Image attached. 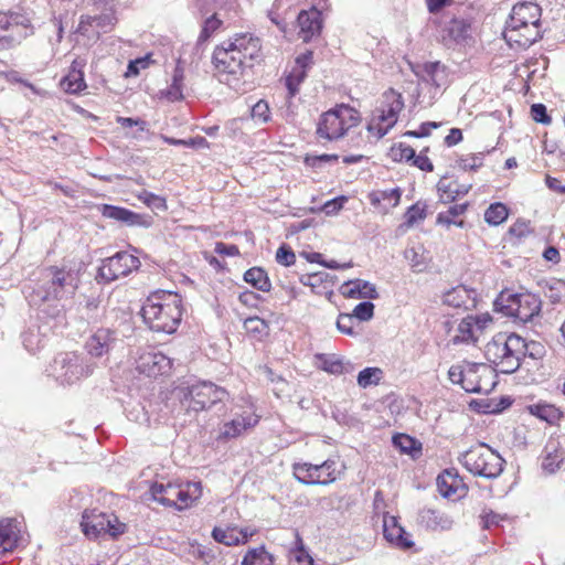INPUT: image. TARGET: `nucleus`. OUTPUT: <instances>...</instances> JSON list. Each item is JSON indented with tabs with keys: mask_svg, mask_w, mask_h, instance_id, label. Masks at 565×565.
I'll return each instance as SVG.
<instances>
[{
	"mask_svg": "<svg viewBox=\"0 0 565 565\" xmlns=\"http://www.w3.org/2000/svg\"><path fill=\"white\" fill-rule=\"evenodd\" d=\"M472 18H452L443 29V43L448 47L467 43L472 38Z\"/></svg>",
	"mask_w": 565,
	"mask_h": 565,
	"instance_id": "nucleus-22",
	"label": "nucleus"
},
{
	"mask_svg": "<svg viewBox=\"0 0 565 565\" xmlns=\"http://www.w3.org/2000/svg\"><path fill=\"white\" fill-rule=\"evenodd\" d=\"M116 121L124 128H129L132 126H137L141 131H145L147 128V122L140 118H130V117H121L118 116Z\"/></svg>",
	"mask_w": 565,
	"mask_h": 565,
	"instance_id": "nucleus-64",
	"label": "nucleus"
},
{
	"mask_svg": "<svg viewBox=\"0 0 565 565\" xmlns=\"http://www.w3.org/2000/svg\"><path fill=\"white\" fill-rule=\"evenodd\" d=\"M439 493L452 501L465 498L468 493V486L456 469H446L438 475L436 480Z\"/></svg>",
	"mask_w": 565,
	"mask_h": 565,
	"instance_id": "nucleus-21",
	"label": "nucleus"
},
{
	"mask_svg": "<svg viewBox=\"0 0 565 565\" xmlns=\"http://www.w3.org/2000/svg\"><path fill=\"white\" fill-rule=\"evenodd\" d=\"M493 319L488 312L469 315L461 319L452 338L455 344H476L490 327Z\"/></svg>",
	"mask_w": 565,
	"mask_h": 565,
	"instance_id": "nucleus-15",
	"label": "nucleus"
},
{
	"mask_svg": "<svg viewBox=\"0 0 565 565\" xmlns=\"http://www.w3.org/2000/svg\"><path fill=\"white\" fill-rule=\"evenodd\" d=\"M564 459V451L562 449H554L553 451L546 454L543 459L542 467L545 471L554 473L561 468Z\"/></svg>",
	"mask_w": 565,
	"mask_h": 565,
	"instance_id": "nucleus-50",
	"label": "nucleus"
},
{
	"mask_svg": "<svg viewBox=\"0 0 565 565\" xmlns=\"http://www.w3.org/2000/svg\"><path fill=\"white\" fill-rule=\"evenodd\" d=\"M137 199L145 203L149 207H156L166 210L167 209V200L163 196L157 195L147 190H142L137 194Z\"/></svg>",
	"mask_w": 565,
	"mask_h": 565,
	"instance_id": "nucleus-52",
	"label": "nucleus"
},
{
	"mask_svg": "<svg viewBox=\"0 0 565 565\" xmlns=\"http://www.w3.org/2000/svg\"><path fill=\"white\" fill-rule=\"evenodd\" d=\"M79 525L82 533L90 541L106 535L116 539L127 529L116 514L103 512L96 508L84 510Z\"/></svg>",
	"mask_w": 565,
	"mask_h": 565,
	"instance_id": "nucleus-10",
	"label": "nucleus"
},
{
	"mask_svg": "<svg viewBox=\"0 0 565 565\" xmlns=\"http://www.w3.org/2000/svg\"><path fill=\"white\" fill-rule=\"evenodd\" d=\"M427 216V204L422 201H417L411 205L404 213V226L411 228L414 225L424 221Z\"/></svg>",
	"mask_w": 565,
	"mask_h": 565,
	"instance_id": "nucleus-43",
	"label": "nucleus"
},
{
	"mask_svg": "<svg viewBox=\"0 0 565 565\" xmlns=\"http://www.w3.org/2000/svg\"><path fill=\"white\" fill-rule=\"evenodd\" d=\"M362 122V114L355 107L340 103L323 111L316 125L317 138L324 141H338L347 137Z\"/></svg>",
	"mask_w": 565,
	"mask_h": 565,
	"instance_id": "nucleus-6",
	"label": "nucleus"
},
{
	"mask_svg": "<svg viewBox=\"0 0 565 565\" xmlns=\"http://www.w3.org/2000/svg\"><path fill=\"white\" fill-rule=\"evenodd\" d=\"M258 534L254 526L239 527L236 524L214 526L211 533L213 540L228 547L246 545L253 536Z\"/></svg>",
	"mask_w": 565,
	"mask_h": 565,
	"instance_id": "nucleus-19",
	"label": "nucleus"
},
{
	"mask_svg": "<svg viewBox=\"0 0 565 565\" xmlns=\"http://www.w3.org/2000/svg\"><path fill=\"white\" fill-rule=\"evenodd\" d=\"M86 66V60L83 57H76L68 70V73L61 79V87L68 94H81L87 88V84L84 78V67Z\"/></svg>",
	"mask_w": 565,
	"mask_h": 565,
	"instance_id": "nucleus-26",
	"label": "nucleus"
},
{
	"mask_svg": "<svg viewBox=\"0 0 565 565\" xmlns=\"http://www.w3.org/2000/svg\"><path fill=\"white\" fill-rule=\"evenodd\" d=\"M383 535L387 542L402 550H409L414 545L397 518L388 513L383 515Z\"/></svg>",
	"mask_w": 565,
	"mask_h": 565,
	"instance_id": "nucleus-24",
	"label": "nucleus"
},
{
	"mask_svg": "<svg viewBox=\"0 0 565 565\" xmlns=\"http://www.w3.org/2000/svg\"><path fill=\"white\" fill-rule=\"evenodd\" d=\"M274 556L265 545L248 548L243 555L241 565H274Z\"/></svg>",
	"mask_w": 565,
	"mask_h": 565,
	"instance_id": "nucleus-41",
	"label": "nucleus"
},
{
	"mask_svg": "<svg viewBox=\"0 0 565 565\" xmlns=\"http://www.w3.org/2000/svg\"><path fill=\"white\" fill-rule=\"evenodd\" d=\"M20 540L19 523L11 518L0 520V557L12 552Z\"/></svg>",
	"mask_w": 565,
	"mask_h": 565,
	"instance_id": "nucleus-29",
	"label": "nucleus"
},
{
	"mask_svg": "<svg viewBox=\"0 0 565 565\" xmlns=\"http://www.w3.org/2000/svg\"><path fill=\"white\" fill-rule=\"evenodd\" d=\"M183 315L182 298L177 292L156 291L145 301L141 316L146 324L156 331L174 333Z\"/></svg>",
	"mask_w": 565,
	"mask_h": 565,
	"instance_id": "nucleus-2",
	"label": "nucleus"
},
{
	"mask_svg": "<svg viewBox=\"0 0 565 565\" xmlns=\"http://www.w3.org/2000/svg\"><path fill=\"white\" fill-rule=\"evenodd\" d=\"M542 9L534 2H518L512 7L503 36L511 46L525 49L542 39Z\"/></svg>",
	"mask_w": 565,
	"mask_h": 565,
	"instance_id": "nucleus-3",
	"label": "nucleus"
},
{
	"mask_svg": "<svg viewBox=\"0 0 565 565\" xmlns=\"http://www.w3.org/2000/svg\"><path fill=\"white\" fill-rule=\"evenodd\" d=\"M202 493L201 482L154 483L151 487V494L156 501L178 511L192 508L200 500Z\"/></svg>",
	"mask_w": 565,
	"mask_h": 565,
	"instance_id": "nucleus-8",
	"label": "nucleus"
},
{
	"mask_svg": "<svg viewBox=\"0 0 565 565\" xmlns=\"http://www.w3.org/2000/svg\"><path fill=\"white\" fill-rule=\"evenodd\" d=\"M419 523L428 530H449L452 525V520L443 511L425 507L419 511Z\"/></svg>",
	"mask_w": 565,
	"mask_h": 565,
	"instance_id": "nucleus-31",
	"label": "nucleus"
},
{
	"mask_svg": "<svg viewBox=\"0 0 565 565\" xmlns=\"http://www.w3.org/2000/svg\"><path fill=\"white\" fill-rule=\"evenodd\" d=\"M428 151H429V148L425 147L424 149L420 150V152L418 154H416V152H415L414 158L412 160V166L416 167L417 169H419L424 172H433L434 164L427 156Z\"/></svg>",
	"mask_w": 565,
	"mask_h": 565,
	"instance_id": "nucleus-53",
	"label": "nucleus"
},
{
	"mask_svg": "<svg viewBox=\"0 0 565 565\" xmlns=\"http://www.w3.org/2000/svg\"><path fill=\"white\" fill-rule=\"evenodd\" d=\"M243 327L250 339L259 342L267 339L270 332L269 323L258 316L245 319Z\"/></svg>",
	"mask_w": 565,
	"mask_h": 565,
	"instance_id": "nucleus-38",
	"label": "nucleus"
},
{
	"mask_svg": "<svg viewBox=\"0 0 565 565\" xmlns=\"http://www.w3.org/2000/svg\"><path fill=\"white\" fill-rule=\"evenodd\" d=\"M440 124L435 121L423 122L417 130H408L405 132V136L414 138L428 137L431 130L438 128Z\"/></svg>",
	"mask_w": 565,
	"mask_h": 565,
	"instance_id": "nucleus-61",
	"label": "nucleus"
},
{
	"mask_svg": "<svg viewBox=\"0 0 565 565\" xmlns=\"http://www.w3.org/2000/svg\"><path fill=\"white\" fill-rule=\"evenodd\" d=\"M443 301L454 309L471 310L477 305L476 291L459 285L445 292Z\"/></svg>",
	"mask_w": 565,
	"mask_h": 565,
	"instance_id": "nucleus-28",
	"label": "nucleus"
},
{
	"mask_svg": "<svg viewBox=\"0 0 565 565\" xmlns=\"http://www.w3.org/2000/svg\"><path fill=\"white\" fill-rule=\"evenodd\" d=\"M534 233L530 221L519 218L508 230L505 242L512 246L522 244Z\"/></svg>",
	"mask_w": 565,
	"mask_h": 565,
	"instance_id": "nucleus-37",
	"label": "nucleus"
},
{
	"mask_svg": "<svg viewBox=\"0 0 565 565\" xmlns=\"http://www.w3.org/2000/svg\"><path fill=\"white\" fill-rule=\"evenodd\" d=\"M114 340V332L111 330L104 328L98 329L87 340L86 350L93 356H103L108 353Z\"/></svg>",
	"mask_w": 565,
	"mask_h": 565,
	"instance_id": "nucleus-33",
	"label": "nucleus"
},
{
	"mask_svg": "<svg viewBox=\"0 0 565 565\" xmlns=\"http://www.w3.org/2000/svg\"><path fill=\"white\" fill-rule=\"evenodd\" d=\"M404 106L402 93L394 88L385 90L382 94L381 105L370 116L366 135L360 138L358 147H365L381 140L396 125Z\"/></svg>",
	"mask_w": 565,
	"mask_h": 565,
	"instance_id": "nucleus-4",
	"label": "nucleus"
},
{
	"mask_svg": "<svg viewBox=\"0 0 565 565\" xmlns=\"http://www.w3.org/2000/svg\"><path fill=\"white\" fill-rule=\"evenodd\" d=\"M238 301L246 307H256L260 301V296L255 291L245 290L238 295Z\"/></svg>",
	"mask_w": 565,
	"mask_h": 565,
	"instance_id": "nucleus-63",
	"label": "nucleus"
},
{
	"mask_svg": "<svg viewBox=\"0 0 565 565\" xmlns=\"http://www.w3.org/2000/svg\"><path fill=\"white\" fill-rule=\"evenodd\" d=\"M509 209L504 203L495 202L488 206L484 211V221L492 226L504 223L509 217Z\"/></svg>",
	"mask_w": 565,
	"mask_h": 565,
	"instance_id": "nucleus-42",
	"label": "nucleus"
},
{
	"mask_svg": "<svg viewBox=\"0 0 565 565\" xmlns=\"http://www.w3.org/2000/svg\"><path fill=\"white\" fill-rule=\"evenodd\" d=\"M303 286H307L318 296L330 299L333 295L337 279L327 271H317L301 275L299 278Z\"/></svg>",
	"mask_w": 565,
	"mask_h": 565,
	"instance_id": "nucleus-25",
	"label": "nucleus"
},
{
	"mask_svg": "<svg viewBox=\"0 0 565 565\" xmlns=\"http://www.w3.org/2000/svg\"><path fill=\"white\" fill-rule=\"evenodd\" d=\"M49 280V288L45 300L49 299H63L67 295L73 294L77 288V276L72 269L58 266H50L46 268Z\"/></svg>",
	"mask_w": 565,
	"mask_h": 565,
	"instance_id": "nucleus-16",
	"label": "nucleus"
},
{
	"mask_svg": "<svg viewBox=\"0 0 565 565\" xmlns=\"http://www.w3.org/2000/svg\"><path fill=\"white\" fill-rule=\"evenodd\" d=\"M307 76V72L301 68H291L288 75L285 77V85L288 90V97H295L299 92V86Z\"/></svg>",
	"mask_w": 565,
	"mask_h": 565,
	"instance_id": "nucleus-47",
	"label": "nucleus"
},
{
	"mask_svg": "<svg viewBox=\"0 0 565 565\" xmlns=\"http://www.w3.org/2000/svg\"><path fill=\"white\" fill-rule=\"evenodd\" d=\"M152 63L151 54L130 61L127 67V76H137L141 70H146Z\"/></svg>",
	"mask_w": 565,
	"mask_h": 565,
	"instance_id": "nucleus-55",
	"label": "nucleus"
},
{
	"mask_svg": "<svg viewBox=\"0 0 565 565\" xmlns=\"http://www.w3.org/2000/svg\"><path fill=\"white\" fill-rule=\"evenodd\" d=\"M299 28L298 36L303 42H309L320 35L323 26V18L317 11L301 10L297 17Z\"/></svg>",
	"mask_w": 565,
	"mask_h": 565,
	"instance_id": "nucleus-27",
	"label": "nucleus"
},
{
	"mask_svg": "<svg viewBox=\"0 0 565 565\" xmlns=\"http://www.w3.org/2000/svg\"><path fill=\"white\" fill-rule=\"evenodd\" d=\"M531 117L535 122L550 125L552 122L551 116L547 114L546 106L544 104H533L531 106Z\"/></svg>",
	"mask_w": 565,
	"mask_h": 565,
	"instance_id": "nucleus-57",
	"label": "nucleus"
},
{
	"mask_svg": "<svg viewBox=\"0 0 565 565\" xmlns=\"http://www.w3.org/2000/svg\"><path fill=\"white\" fill-rule=\"evenodd\" d=\"M264 61L262 40L250 32L236 33L214 47L212 63L218 73L243 74Z\"/></svg>",
	"mask_w": 565,
	"mask_h": 565,
	"instance_id": "nucleus-1",
	"label": "nucleus"
},
{
	"mask_svg": "<svg viewBox=\"0 0 565 565\" xmlns=\"http://www.w3.org/2000/svg\"><path fill=\"white\" fill-rule=\"evenodd\" d=\"M415 149L404 142H398L390 148L388 156L395 162H409L413 160Z\"/></svg>",
	"mask_w": 565,
	"mask_h": 565,
	"instance_id": "nucleus-48",
	"label": "nucleus"
},
{
	"mask_svg": "<svg viewBox=\"0 0 565 565\" xmlns=\"http://www.w3.org/2000/svg\"><path fill=\"white\" fill-rule=\"evenodd\" d=\"M457 166L463 171H477L483 166V156L481 153H468L457 160Z\"/></svg>",
	"mask_w": 565,
	"mask_h": 565,
	"instance_id": "nucleus-51",
	"label": "nucleus"
},
{
	"mask_svg": "<svg viewBox=\"0 0 565 565\" xmlns=\"http://www.w3.org/2000/svg\"><path fill=\"white\" fill-rule=\"evenodd\" d=\"M340 294L345 298H376V289L375 287L364 280L355 279L350 280L341 285Z\"/></svg>",
	"mask_w": 565,
	"mask_h": 565,
	"instance_id": "nucleus-35",
	"label": "nucleus"
},
{
	"mask_svg": "<svg viewBox=\"0 0 565 565\" xmlns=\"http://www.w3.org/2000/svg\"><path fill=\"white\" fill-rule=\"evenodd\" d=\"M222 24L223 22L218 19L216 13L205 19L198 38V42L205 43L217 30L221 29Z\"/></svg>",
	"mask_w": 565,
	"mask_h": 565,
	"instance_id": "nucleus-49",
	"label": "nucleus"
},
{
	"mask_svg": "<svg viewBox=\"0 0 565 565\" xmlns=\"http://www.w3.org/2000/svg\"><path fill=\"white\" fill-rule=\"evenodd\" d=\"M253 119L259 122H267L270 118V109L266 102L259 100L252 108Z\"/></svg>",
	"mask_w": 565,
	"mask_h": 565,
	"instance_id": "nucleus-58",
	"label": "nucleus"
},
{
	"mask_svg": "<svg viewBox=\"0 0 565 565\" xmlns=\"http://www.w3.org/2000/svg\"><path fill=\"white\" fill-rule=\"evenodd\" d=\"M181 404L188 412H203L223 401L225 390L211 382H198L181 390Z\"/></svg>",
	"mask_w": 565,
	"mask_h": 565,
	"instance_id": "nucleus-12",
	"label": "nucleus"
},
{
	"mask_svg": "<svg viewBox=\"0 0 565 565\" xmlns=\"http://www.w3.org/2000/svg\"><path fill=\"white\" fill-rule=\"evenodd\" d=\"M276 260L284 266H291L296 263V254L287 244H282L276 252Z\"/></svg>",
	"mask_w": 565,
	"mask_h": 565,
	"instance_id": "nucleus-56",
	"label": "nucleus"
},
{
	"mask_svg": "<svg viewBox=\"0 0 565 565\" xmlns=\"http://www.w3.org/2000/svg\"><path fill=\"white\" fill-rule=\"evenodd\" d=\"M468 203L451 205L447 211L438 213L436 223L446 227L451 225L463 227L465 221L461 218L468 210Z\"/></svg>",
	"mask_w": 565,
	"mask_h": 565,
	"instance_id": "nucleus-36",
	"label": "nucleus"
},
{
	"mask_svg": "<svg viewBox=\"0 0 565 565\" xmlns=\"http://www.w3.org/2000/svg\"><path fill=\"white\" fill-rule=\"evenodd\" d=\"M244 281L262 292H268L271 289V281L268 274L262 267H252L244 273Z\"/></svg>",
	"mask_w": 565,
	"mask_h": 565,
	"instance_id": "nucleus-39",
	"label": "nucleus"
},
{
	"mask_svg": "<svg viewBox=\"0 0 565 565\" xmlns=\"http://www.w3.org/2000/svg\"><path fill=\"white\" fill-rule=\"evenodd\" d=\"M448 377L469 393L488 394L497 384L495 370L486 363L455 364L449 369Z\"/></svg>",
	"mask_w": 565,
	"mask_h": 565,
	"instance_id": "nucleus-7",
	"label": "nucleus"
},
{
	"mask_svg": "<svg viewBox=\"0 0 565 565\" xmlns=\"http://www.w3.org/2000/svg\"><path fill=\"white\" fill-rule=\"evenodd\" d=\"M383 379V371L380 367H365L358 375L359 386L366 388L371 385H377Z\"/></svg>",
	"mask_w": 565,
	"mask_h": 565,
	"instance_id": "nucleus-46",
	"label": "nucleus"
},
{
	"mask_svg": "<svg viewBox=\"0 0 565 565\" xmlns=\"http://www.w3.org/2000/svg\"><path fill=\"white\" fill-rule=\"evenodd\" d=\"M527 344L515 333H497L486 345L484 355L495 371L511 374L515 372L525 355Z\"/></svg>",
	"mask_w": 565,
	"mask_h": 565,
	"instance_id": "nucleus-5",
	"label": "nucleus"
},
{
	"mask_svg": "<svg viewBox=\"0 0 565 565\" xmlns=\"http://www.w3.org/2000/svg\"><path fill=\"white\" fill-rule=\"evenodd\" d=\"M260 422V415L256 413L253 405L244 407L241 413L228 422H225L220 429L218 440H231L253 430Z\"/></svg>",
	"mask_w": 565,
	"mask_h": 565,
	"instance_id": "nucleus-17",
	"label": "nucleus"
},
{
	"mask_svg": "<svg viewBox=\"0 0 565 565\" xmlns=\"http://www.w3.org/2000/svg\"><path fill=\"white\" fill-rule=\"evenodd\" d=\"M401 196L402 191L399 188L375 190L367 195L371 205L383 212L397 206L401 202Z\"/></svg>",
	"mask_w": 565,
	"mask_h": 565,
	"instance_id": "nucleus-32",
	"label": "nucleus"
},
{
	"mask_svg": "<svg viewBox=\"0 0 565 565\" xmlns=\"http://www.w3.org/2000/svg\"><path fill=\"white\" fill-rule=\"evenodd\" d=\"M393 445L401 450L402 454L414 455L420 451V444L409 435L396 434L393 436Z\"/></svg>",
	"mask_w": 565,
	"mask_h": 565,
	"instance_id": "nucleus-44",
	"label": "nucleus"
},
{
	"mask_svg": "<svg viewBox=\"0 0 565 565\" xmlns=\"http://www.w3.org/2000/svg\"><path fill=\"white\" fill-rule=\"evenodd\" d=\"M337 466L338 463L334 459L328 458L318 465L310 462H295L292 463L291 469L295 479L300 483L327 486L339 478L341 471Z\"/></svg>",
	"mask_w": 565,
	"mask_h": 565,
	"instance_id": "nucleus-13",
	"label": "nucleus"
},
{
	"mask_svg": "<svg viewBox=\"0 0 565 565\" xmlns=\"http://www.w3.org/2000/svg\"><path fill=\"white\" fill-rule=\"evenodd\" d=\"M494 303L500 312L521 322L532 320L541 310L539 297L527 291L512 294L509 290H503Z\"/></svg>",
	"mask_w": 565,
	"mask_h": 565,
	"instance_id": "nucleus-11",
	"label": "nucleus"
},
{
	"mask_svg": "<svg viewBox=\"0 0 565 565\" xmlns=\"http://www.w3.org/2000/svg\"><path fill=\"white\" fill-rule=\"evenodd\" d=\"M32 29L31 19L20 12L0 11V43H10L13 34L20 30Z\"/></svg>",
	"mask_w": 565,
	"mask_h": 565,
	"instance_id": "nucleus-23",
	"label": "nucleus"
},
{
	"mask_svg": "<svg viewBox=\"0 0 565 565\" xmlns=\"http://www.w3.org/2000/svg\"><path fill=\"white\" fill-rule=\"evenodd\" d=\"M171 360L163 353L154 350H145L136 360V369L139 373L149 377H157L170 372Z\"/></svg>",
	"mask_w": 565,
	"mask_h": 565,
	"instance_id": "nucleus-20",
	"label": "nucleus"
},
{
	"mask_svg": "<svg viewBox=\"0 0 565 565\" xmlns=\"http://www.w3.org/2000/svg\"><path fill=\"white\" fill-rule=\"evenodd\" d=\"M470 189V184L460 183L457 179L441 178L437 183V192L444 203H451L467 195Z\"/></svg>",
	"mask_w": 565,
	"mask_h": 565,
	"instance_id": "nucleus-30",
	"label": "nucleus"
},
{
	"mask_svg": "<svg viewBox=\"0 0 565 565\" xmlns=\"http://www.w3.org/2000/svg\"><path fill=\"white\" fill-rule=\"evenodd\" d=\"M182 81H183V72H182V70L177 68L174 71L173 82H172L171 87H170V89L168 92V94L173 99H179V98L182 97V94H181Z\"/></svg>",
	"mask_w": 565,
	"mask_h": 565,
	"instance_id": "nucleus-62",
	"label": "nucleus"
},
{
	"mask_svg": "<svg viewBox=\"0 0 565 565\" xmlns=\"http://www.w3.org/2000/svg\"><path fill=\"white\" fill-rule=\"evenodd\" d=\"M526 409L531 415L551 425L558 424L564 417V413L558 406L543 401L529 405Z\"/></svg>",
	"mask_w": 565,
	"mask_h": 565,
	"instance_id": "nucleus-34",
	"label": "nucleus"
},
{
	"mask_svg": "<svg viewBox=\"0 0 565 565\" xmlns=\"http://www.w3.org/2000/svg\"><path fill=\"white\" fill-rule=\"evenodd\" d=\"M99 211L104 217L111 218L126 224L138 222L139 215L128 209L109 204H102Z\"/></svg>",
	"mask_w": 565,
	"mask_h": 565,
	"instance_id": "nucleus-40",
	"label": "nucleus"
},
{
	"mask_svg": "<svg viewBox=\"0 0 565 565\" xmlns=\"http://www.w3.org/2000/svg\"><path fill=\"white\" fill-rule=\"evenodd\" d=\"M316 358L319 363V369L323 370L324 372L334 375H339L344 372L343 362L334 355L318 354Z\"/></svg>",
	"mask_w": 565,
	"mask_h": 565,
	"instance_id": "nucleus-45",
	"label": "nucleus"
},
{
	"mask_svg": "<svg viewBox=\"0 0 565 565\" xmlns=\"http://www.w3.org/2000/svg\"><path fill=\"white\" fill-rule=\"evenodd\" d=\"M374 315V305L370 301H364L355 306L352 316L361 321L370 320Z\"/></svg>",
	"mask_w": 565,
	"mask_h": 565,
	"instance_id": "nucleus-60",
	"label": "nucleus"
},
{
	"mask_svg": "<svg viewBox=\"0 0 565 565\" xmlns=\"http://www.w3.org/2000/svg\"><path fill=\"white\" fill-rule=\"evenodd\" d=\"M139 266L140 260L137 256L128 252H118L102 262L96 279L98 282L109 284L128 276L130 273L138 269Z\"/></svg>",
	"mask_w": 565,
	"mask_h": 565,
	"instance_id": "nucleus-14",
	"label": "nucleus"
},
{
	"mask_svg": "<svg viewBox=\"0 0 565 565\" xmlns=\"http://www.w3.org/2000/svg\"><path fill=\"white\" fill-rule=\"evenodd\" d=\"M461 465L473 476L486 479L498 478L504 468V459L486 444L471 447L459 458Z\"/></svg>",
	"mask_w": 565,
	"mask_h": 565,
	"instance_id": "nucleus-9",
	"label": "nucleus"
},
{
	"mask_svg": "<svg viewBox=\"0 0 565 565\" xmlns=\"http://www.w3.org/2000/svg\"><path fill=\"white\" fill-rule=\"evenodd\" d=\"M295 561L299 565H313V559L309 555V553L303 547L302 539L297 534L296 536V547L292 551Z\"/></svg>",
	"mask_w": 565,
	"mask_h": 565,
	"instance_id": "nucleus-54",
	"label": "nucleus"
},
{
	"mask_svg": "<svg viewBox=\"0 0 565 565\" xmlns=\"http://www.w3.org/2000/svg\"><path fill=\"white\" fill-rule=\"evenodd\" d=\"M353 316L348 313H340L337 320V329L347 335H354Z\"/></svg>",
	"mask_w": 565,
	"mask_h": 565,
	"instance_id": "nucleus-59",
	"label": "nucleus"
},
{
	"mask_svg": "<svg viewBox=\"0 0 565 565\" xmlns=\"http://www.w3.org/2000/svg\"><path fill=\"white\" fill-rule=\"evenodd\" d=\"M52 369L55 375L66 384H73L89 374V370L83 365L81 356L74 352L57 354Z\"/></svg>",
	"mask_w": 565,
	"mask_h": 565,
	"instance_id": "nucleus-18",
	"label": "nucleus"
}]
</instances>
